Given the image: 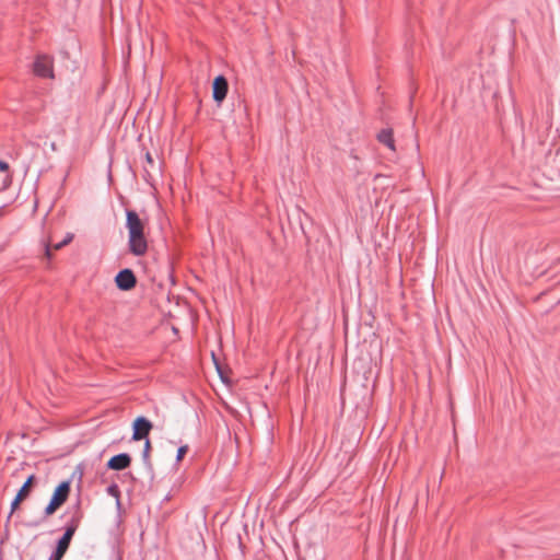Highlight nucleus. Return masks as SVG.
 <instances>
[{
    "label": "nucleus",
    "mask_w": 560,
    "mask_h": 560,
    "mask_svg": "<svg viewBox=\"0 0 560 560\" xmlns=\"http://www.w3.org/2000/svg\"><path fill=\"white\" fill-rule=\"evenodd\" d=\"M126 228L128 230V249L135 256H143L148 250L144 225L135 210H126Z\"/></svg>",
    "instance_id": "obj_1"
},
{
    "label": "nucleus",
    "mask_w": 560,
    "mask_h": 560,
    "mask_svg": "<svg viewBox=\"0 0 560 560\" xmlns=\"http://www.w3.org/2000/svg\"><path fill=\"white\" fill-rule=\"evenodd\" d=\"M73 509H74V511H73L71 517L65 526V533L57 540L56 548L52 551V553L48 560H61L63 558V556L66 555L67 550L69 549L71 540H72L77 529L79 528L81 520L83 517V513L80 509V500L77 501Z\"/></svg>",
    "instance_id": "obj_2"
},
{
    "label": "nucleus",
    "mask_w": 560,
    "mask_h": 560,
    "mask_svg": "<svg viewBox=\"0 0 560 560\" xmlns=\"http://www.w3.org/2000/svg\"><path fill=\"white\" fill-rule=\"evenodd\" d=\"M70 490V480H63L55 488L52 495L44 510V518L52 515L68 500Z\"/></svg>",
    "instance_id": "obj_3"
},
{
    "label": "nucleus",
    "mask_w": 560,
    "mask_h": 560,
    "mask_svg": "<svg viewBox=\"0 0 560 560\" xmlns=\"http://www.w3.org/2000/svg\"><path fill=\"white\" fill-rule=\"evenodd\" d=\"M132 441H141L149 439L150 431L153 428L152 422L144 416L137 417L131 424Z\"/></svg>",
    "instance_id": "obj_4"
},
{
    "label": "nucleus",
    "mask_w": 560,
    "mask_h": 560,
    "mask_svg": "<svg viewBox=\"0 0 560 560\" xmlns=\"http://www.w3.org/2000/svg\"><path fill=\"white\" fill-rule=\"evenodd\" d=\"M162 175L161 165L156 163L152 155L145 153V165L143 166V179L151 186L154 187L159 177Z\"/></svg>",
    "instance_id": "obj_5"
},
{
    "label": "nucleus",
    "mask_w": 560,
    "mask_h": 560,
    "mask_svg": "<svg viewBox=\"0 0 560 560\" xmlns=\"http://www.w3.org/2000/svg\"><path fill=\"white\" fill-rule=\"evenodd\" d=\"M34 481H35V475H30L26 478V480L24 481V483L22 485V487L19 489L16 495L14 497V499L11 502L10 513L7 517V524L10 522L12 514L20 506L21 502L30 495L31 488H32Z\"/></svg>",
    "instance_id": "obj_6"
},
{
    "label": "nucleus",
    "mask_w": 560,
    "mask_h": 560,
    "mask_svg": "<svg viewBox=\"0 0 560 560\" xmlns=\"http://www.w3.org/2000/svg\"><path fill=\"white\" fill-rule=\"evenodd\" d=\"M115 284L120 291H130L137 284V278L130 268L119 270L115 276Z\"/></svg>",
    "instance_id": "obj_7"
},
{
    "label": "nucleus",
    "mask_w": 560,
    "mask_h": 560,
    "mask_svg": "<svg viewBox=\"0 0 560 560\" xmlns=\"http://www.w3.org/2000/svg\"><path fill=\"white\" fill-rule=\"evenodd\" d=\"M33 71L42 78H54L52 59L47 55H39L33 63Z\"/></svg>",
    "instance_id": "obj_8"
},
{
    "label": "nucleus",
    "mask_w": 560,
    "mask_h": 560,
    "mask_svg": "<svg viewBox=\"0 0 560 560\" xmlns=\"http://www.w3.org/2000/svg\"><path fill=\"white\" fill-rule=\"evenodd\" d=\"M229 83L224 75L219 74L212 82V97L217 104H221L226 97Z\"/></svg>",
    "instance_id": "obj_9"
},
{
    "label": "nucleus",
    "mask_w": 560,
    "mask_h": 560,
    "mask_svg": "<svg viewBox=\"0 0 560 560\" xmlns=\"http://www.w3.org/2000/svg\"><path fill=\"white\" fill-rule=\"evenodd\" d=\"M131 464V456L128 453H119L112 456L107 463L106 467L110 470H124L128 468Z\"/></svg>",
    "instance_id": "obj_10"
},
{
    "label": "nucleus",
    "mask_w": 560,
    "mask_h": 560,
    "mask_svg": "<svg viewBox=\"0 0 560 560\" xmlns=\"http://www.w3.org/2000/svg\"><path fill=\"white\" fill-rule=\"evenodd\" d=\"M377 140L392 151L396 150L393 130L390 128L382 129L377 133Z\"/></svg>",
    "instance_id": "obj_11"
},
{
    "label": "nucleus",
    "mask_w": 560,
    "mask_h": 560,
    "mask_svg": "<svg viewBox=\"0 0 560 560\" xmlns=\"http://www.w3.org/2000/svg\"><path fill=\"white\" fill-rule=\"evenodd\" d=\"M150 451H151V442L149 439L144 440V445H143V450H142V462H143V465L145 466V468H148L149 470H152V463L150 460Z\"/></svg>",
    "instance_id": "obj_12"
},
{
    "label": "nucleus",
    "mask_w": 560,
    "mask_h": 560,
    "mask_svg": "<svg viewBox=\"0 0 560 560\" xmlns=\"http://www.w3.org/2000/svg\"><path fill=\"white\" fill-rule=\"evenodd\" d=\"M107 493L109 495L116 498V503H117V506L119 508L120 506V501H119L120 491H119L118 486L116 483L108 486Z\"/></svg>",
    "instance_id": "obj_13"
},
{
    "label": "nucleus",
    "mask_w": 560,
    "mask_h": 560,
    "mask_svg": "<svg viewBox=\"0 0 560 560\" xmlns=\"http://www.w3.org/2000/svg\"><path fill=\"white\" fill-rule=\"evenodd\" d=\"M12 184V175L11 174H4L3 177L0 179V190H5L10 187Z\"/></svg>",
    "instance_id": "obj_14"
},
{
    "label": "nucleus",
    "mask_w": 560,
    "mask_h": 560,
    "mask_svg": "<svg viewBox=\"0 0 560 560\" xmlns=\"http://www.w3.org/2000/svg\"><path fill=\"white\" fill-rule=\"evenodd\" d=\"M72 238H73V234L72 233H67L66 237L63 240H61V242H59V243L54 245L55 249L62 248L63 246L69 244L72 241Z\"/></svg>",
    "instance_id": "obj_15"
},
{
    "label": "nucleus",
    "mask_w": 560,
    "mask_h": 560,
    "mask_svg": "<svg viewBox=\"0 0 560 560\" xmlns=\"http://www.w3.org/2000/svg\"><path fill=\"white\" fill-rule=\"evenodd\" d=\"M187 451H188V445H182L178 447L177 453H176V458H175L176 463H179L184 458Z\"/></svg>",
    "instance_id": "obj_16"
},
{
    "label": "nucleus",
    "mask_w": 560,
    "mask_h": 560,
    "mask_svg": "<svg viewBox=\"0 0 560 560\" xmlns=\"http://www.w3.org/2000/svg\"><path fill=\"white\" fill-rule=\"evenodd\" d=\"M9 168V164L5 161L0 160V172L10 174Z\"/></svg>",
    "instance_id": "obj_17"
},
{
    "label": "nucleus",
    "mask_w": 560,
    "mask_h": 560,
    "mask_svg": "<svg viewBox=\"0 0 560 560\" xmlns=\"http://www.w3.org/2000/svg\"><path fill=\"white\" fill-rule=\"evenodd\" d=\"M212 358H213V362H214V364H215L217 371H218V373H219V375H220L221 380H222L223 382H225V378L223 377V374H222V371H221V368H220L219 361L217 360V358L214 357V354H213V353H212Z\"/></svg>",
    "instance_id": "obj_18"
},
{
    "label": "nucleus",
    "mask_w": 560,
    "mask_h": 560,
    "mask_svg": "<svg viewBox=\"0 0 560 560\" xmlns=\"http://www.w3.org/2000/svg\"><path fill=\"white\" fill-rule=\"evenodd\" d=\"M40 523H42V521H34V522L27 523V526L28 527H37L40 525Z\"/></svg>",
    "instance_id": "obj_19"
},
{
    "label": "nucleus",
    "mask_w": 560,
    "mask_h": 560,
    "mask_svg": "<svg viewBox=\"0 0 560 560\" xmlns=\"http://www.w3.org/2000/svg\"><path fill=\"white\" fill-rule=\"evenodd\" d=\"M50 148H51V150H52V151H56V150H57L56 143H55V142H51V143H50Z\"/></svg>",
    "instance_id": "obj_20"
},
{
    "label": "nucleus",
    "mask_w": 560,
    "mask_h": 560,
    "mask_svg": "<svg viewBox=\"0 0 560 560\" xmlns=\"http://www.w3.org/2000/svg\"><path fill=\"white\" fill-rule=\"evenodd\" d=\"M46 255L50 256V248L48 246L46 247Z\"/></svg>",
    "instance_id": "obj_21"
},
{
    "label": "nucleus",
    "mask_w": 560,
    "mask_h": 560,
    "mask_svg": "<svg viewBox=\"0 0 560 560\" xmlns=\"http://www.w3.org/2000/svg\"><path fill=\"white\" fill-rule=\"evenodd\" d=\"M558 303H560V299H559V302H558Z\"/></svg>",
    "instance_id": "obj_22"
}]
</instances>
